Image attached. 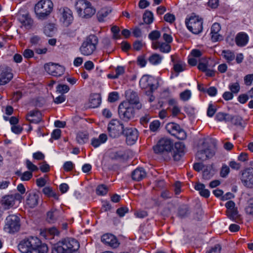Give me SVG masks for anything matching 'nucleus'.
<instances>
[{
    "instance_id": "obj_1",
    "label": "nucleus",
    "mask_w": 253,
    "mask_h": 253,
    "mask_svg": "<svg viewBox=\"0 0 253 253\" xmlns=\"http://www.w3.org/2000/svg\"><path fill=\"white\" fill-rule=\"evenodd\" d=\"M173 143L167 138L161 139L157 144L153 147L155 153L162 154L165 161H169L172 157L173 160L178 161L184 154V145L180 142L175 143L172 148Z\"/></svg>"
},
{
    "instance_id": "obj_2",
    "label": "nucleus",
    "mask_w": 253,
    "mask_h": 253,
    "mask_svg": "<svg viewBox=\"0 0 253 253\" xmlns=\"http://www.w3.org/2000/svg\"><path fill=\"white\" fill-rule=\"evenodd\" d=\"M193 148H197L196 158L205 161L212 158L216 152V142L211 138L200 137L194 139Z\"/></svg>"
},
{
    "instance_id": "obj_3",
    "label": "nucleus",
    "mask_w": 253,
    "mask_h": 253,
    "mask_svg": "<svg viewBox=\"0 0 253 253\" xmlns=\"http://www.w3.org/2000/svg\"><path fill=\"white\" fill-rule=\"evenodd\" d=\"M22 253H46L48 247L37 237L30 236L23 239L18 245Z\"/></svg>"
},
{
    "instance_id": "obj_4",
    "label": "nucleus",
    "mask_w": 253,
    "mask_h": 253,
    "mask_svg": "<svg viewBox=\"0 0 253 253\" xmlns=\"http://www.w3.org/2000/svg\"><path fill=\"white\" fill-rule=\"evenodd\" d=\"M80 244L78 241L73 238L65 239L61 242L54 244L52 247V253H62L67 252L72 253L79 252Z\"/></svg>"
},
{
    "instance_id": "obj_5",
    "label": "nucleus",
    "mask_w": 253,
    "mask_h": 253,
    "mask_svg": "<svg viewBox=\"0 0 253 253\" xmlns=\"http://www.w3.org/2000/svg\"><path fill=\"white\" fill-rule=\"evenodd\" d=\"M98 43L97 37L93 34L89 35L82 43L80 51L84 56L91 55L96 50Z\"/></svg>"
},
{
    "instance_id": "obj_6",
    "label": "nucleus",
    "mask_w": 253,
    "mask_h": 253,
    "mask_svg": "<svg viewBox=\"0 0 253 253\" xmlns=\"http://www.w3.org/2000/svg\"><path fill=\"white\" fill-rule=\"evenodd\" d=\"M53 3L50 0H41L35 6V12L37 18L40 20L46 19L51 13Z\"/></svg>"
},
{
    "instance_id": "obj_7",
    "label": "nucleus",
    "mask_w": 253,
    "mask_h": 253,
    "mask_svg": "<svg viewBox=\"0 0 253 253\" xmlns=\"http://www.w3.org/2000/svg\"><path fill=\"white\" fill-rule=\"evenodd\" d=\"M118 114L122 120L128 122L134 117V107L128 102H123L118 107Z\"/></svg>"
},
{
    "instance_id": "obj_8",
    "label": "nucleus",
    "mask_w": 253,
    "mask_h": 253,
    "mask_svg": "<svg viewBox=\"0 0 253 253\" xmlns=\"http://www.w3.org/2000/svg\"><path fill=\"white\" fill-rule=\"evenodd\" d=\"M109 136L112 138L118 137L124 128V125L117 120H112L108 124L107 127Z\"/></svg>"
},
{
    "instance_id": "obj_9",
    "label": "nucleus",
    "mask_w": 253,
    "mask_h": 253,
    "mask_svg": "<svg viewBox=\"0 0 253 253\" xmlns=\"http://www.w3.org/2000/svg\"><path fill=\"white\" fill-rule=\"evenodd\" d=\"M166 128L171 135L178 139L184 140L186 138L187 134L185 130L176 123H168L166 126Z\"/></svg>"
},
{
    "instance_id": "obj_10",
    "label": "nucleus",
    "mask_w": 253,
    "mask_h": 253,
    "mask_svg": "<svg viewBox=\"0 0 253 253\" xmlns=\"http://www.w3.org/2000/svg\"><path fill=\"white\" fill-rule=\"evenodd\" d=\"M154 79L149 75H144L139 81V85L143 89H148L145 93L149 95L157 89V86L153 84Z\"/></svg>"
},
{
    "instance_id": "obj_11",
    "label": "nucleus",
    "mask_w": 253,
    "mask_h": 253,
    "mask_svg": "<svg viewBox=\"0 0 253 253\" xmlns=\"http://www.w3.org/2000/svg\"><path fill=\"white\" fill-rule=\"evenodd\" d=\"M6 223L5 230L8 233H12L18 231L20 228V219L17 215H10L6 217Z\"/></svg>"
},
{
    "instance_id": "obj_12",
    "label": "nucleus",
    "mask_w": 253,
    "mask_h": 253,
    "mask_svg": "<svg viewBox=\"0 0 253 253\" xmlns=\"http://www.w3.org/2000/svg\"><path fill=\"white\" fill-rule=\"evenodd\" d=\"M235 204L233 201H229L225 204V207L227 209L226 214L231 220L237 223H240L241 218L238 214L237 208H235Z\"/></svg>"
},
{
    "instance_id": "obj_13",
    "label": "nucleus",
    "mask_w": 253,
    "mask_h": 253,
    "mask_svg": "<svg viewBox=\"0 0 253 253\" xmlns=\"http://www.w3.org/2000/svg\"><path fill=\"white\" fill-rule=\"evenodd\" d=\"M203 20L194 13L191 14V32L195 35L200 34L203 29Z\"/></svg>"
},
{
    "instance_id": "obj_14",
    "label": "nucleus",
    "mask_w": 253,
    "mask_h": 253,
    "mask_svg": "<svg viewBox=\"0 0 253 253\" xmlns=\"http://www.w3.org/2000/svg\"><path fill=\"white\" fill-rule=\"evenodd\" d=\"M45 71L52 76L60 77L62 76L65 71L63 66L53 63H49L44 65Z\"/></svg>"
},
{
    "instance_id": "obj_15",
    "label": "nucleus",
    "mask_w": 253,
    "mask_h": 253,
    "mask_svg": "<svg viewBox=\"0 0 253 253\" xmlns=\"http://www.w3.org/2000/svg\"><path fill=\"white\" fill-rule=\"evenodd\" d=\"M123 134L126 137L128 145L133 144L137 140L138 133L136 129L132 127H126L123 131Z\"/></svg>"
},
{
    "instance_id": "obj_16",
    "label": "nucleus",
    "mask_w": 253,
    "mask_h": 253,
    "mask_svg": "<svg viewBox=\"0 0 253 253\" xmlns=\"http://www.w3.org/2000/svg\"><path fill=\"white\" fill-rule=\"evenodd\" d=\"M243 184L248 187H253V168H249L244 170L241 177Z\"/></svg>"
},
{
    "instance_id": "obj_17",
    "label": "nucleus",
    "mask_w": 253,
    "mask_h": 253,
    "mask_svg": "<svg viewBox=\"0 0 253 253\" xmlns=\"http://www.w3.org/2000/svg\"><path fill=\"white\" fill-rule=\"evenodd\" d=\"M13 78L11 69L7 67H0V85L7 84Z\"/></svg>"
},
{
    "instance_id": "obj_18",
    "label": "nucleus",
    "mask_w": 253,
    "mask_h": 253,
    "mask_svg": "<svg viewBox=\"0 0 253 253\" xmlns=\"http://www.w3.org/2000/svg\"><path fill=\"white\" fill-rule=\"evenodd\" d=\"M127 97V102H129L131 106L135 105V108L140 109L142 107V105L139 102V97L136 92L133 91H127L126 93Z\"/></svg>"
},
{
    "instance_id": "obj_19",
    "label": "nucleus",
    "mask_w": 253,
    "mask_h": 253,
    "mask_svg": "<svg viewBox=\"0 0 253 253\" xmlns=\"http://www.w3.org/2000/svg\"><path fill=\"white\" fill-rule=\"evenodd\" d=\"M101 241L105 244L113 248H116L119 246V243L116 237L111 234H105L101 237Z\"/></svg>"
},
{
    "instance_id": "obj_20",
    "label": "nucleus",
    "mask_w": 253,
    "mask_h": 253,
    "mask_svg": "<svg viewBox=\"0 0 253 253\" xmlns=\"http://www.w3.org/2000/svg\"><path fill=\"white\" fill-rule=\"evenodd\" d=\"M39 200V194L35 192H31L28 194L26 203L30 208H34L38 205Z\"/></svg>"
},
{
    "instance_id": "obj_21",
    "label": "nucleus",
    "mask_w": 253,
    "mask_h": 253,
    "mask_svg": "<svg viewBox=\"0 0 253 253\" xmlns=\"http://www.w3.org/2000/svg\"><path fill=\"white\" fill-rule=\"evenodd\" d=\"M26 119L30 123L38 124L42 120V114L38 111H31L27 115Z\"/></svg>"
},
{
    "instance_id": "obj_22",
    "label": "nucleus",
    "mask_w": 253,
    "mask_h": 253,
    "mask_svg": "<svg viewBox=\"0 0 253 253\" xmlns=\"http://www.w3.org/2000/svg\"><path fill=\"white\" fill-rule=\"evenodd\" d=\"M195 203V205L193 210V219L199 221L202 219L203 214L201 203L199 200H196Z\"/></svg>"
},
{
    "instance_id": "obj_23",
    "label": "nucleus",
    "mask_w": 253,
    "mask_h": 253,
    "mask_svg": "<svg viewBox=\"0 0 253 253\" xmlns=\"http://www.w3.org/2000/svg\"><path fill=\"white\" fill-rule=\"evenodd\" d=\"M15 197L12 195H6L1 200V204L5 210L9 209L15 204Z\"/></svg>"
},
{
    "instance_id": "obj_24",
    "label": "nucleus",
    "mask_w": 253,
    "mask_h": 253,
    "mask_svg": "<svg viewBox=\"0 0 253 253\" xmlns=\"http://www.w3.org/2000/svg\"><path fill=\"white\" fill-rule=\"evenodd\" d=\"M19 21L27 29H30L34 24V21L29 14H20L18 16Z\"/></svg>"
},
{
    "instance_id": "obj_25",
    "label": "nucleus",
    "mask_w": 253,
    "mask_h": 253,
    "mask_svg": "<svg viewBox=\"0 0 253 253\" xmlns=\"http://www.w3.org/2000/svg\"><path fill=\"white\" fill-rule=\"evenodd\" d=\"M215 173V170L213 168V164L205 165L203 170V178L205 180H210L213 177Z\"/></svg>"
},
{
    "instance_id": "obj_26",
    "label": "nucleus",
    "mask_w": 253,
    "mask_h": 253,
    "mask_svg": "<svg viewBox=\"0 0 253 253\" xmlns=\"http://www.w3.org/2000/svg\"><path fill=\"white\" fill-rule=\"evenodd\" d=\"M62 18L63 23L66 25H69L73 20L72 11L67 7L63 8L62 12Z\"/></svg>"
},
{
    "instance_id": "obj_27",
    "label": "nucleus",
    "mask_w": 253,
    "mask_h": 253,
    "mask_svg": "<svg viewBox=\"0 0 253 253\" xmlns=\"http://www.w3.org/2000/svg\"><path fill=\"white\" fill-rule=\"evenodd\" d=\"M146 176V172L142 168H138L131 172V177L133 180L139 181Z\"/></svg>"
},
{
    "instance_id": "obj_28",
    "label": "nucleus",
    "mask_w": 253,
    "mask_h": 253,
    "mask_svg": "<svg viewBox=\"0 0 253 253\" xmlns=\"http://www.w3.org/2000/svg\"><path fill=\"white\" fill-rule=\"evenodd\" d=\"M202 52L198 49H194L191 51V66H196L198 61H201V57L202 56Z\"/></svg>"
},
{
    "instance_id": "obj_29",
    "label": "nucleus",
    "mask_w": 253,
    "mask_h": 253,
    "mask_svg": "<svg viewBox=\"0 0 253 253\" xmlns=\"http://www.w3.org/2000/svg\"><path fill=\"white\" fill-rule=\"evenodd\" d=\"M249 37L247 34L241 32L238 33L235 38L236 44L239 46H244L247 44Z\"/></svg>"
},
{
    "instance_id": "obj_30",
    "label": "nucleus",
    "mask_w": 253,
    "mask_h": 253,
    "mask_svg": "<svg viewBox=\"0 0 253 253\" xmlns=\"http://www.w3.org/2000/svg\"><path fill=\"white\" fill-rule=\"evenodd\" d=\"M90 2L86 0H79L75 5L76 9L79 15L82 14L83 11H84L87 7L89 5Z\"/></svg>"
},
{
    "instance_id": "obj_31",
    "label": "nucleus",
    "mask_w": 253,
    "mask_h": 253,
    "mask_svg": "<svg viewBox=\"0 0 253 253\" xmlns=\"http://www.w3.org/2000/svg\"><path fill=\"white\" fill-rule=\"evenodd\" d=\"M194 188L196 190L199 192V194L201 196L205 198L209 197L210 192L208 189L205 188V184L198 182L195 185Z\"/></svg>"
},
{
    "instance_id": "obj_32",
    "label": "nucleus",
    "mask_w": 253,
    "mask_h": 253,
    "mask_svg": "<svg viewBox=\"0 0 253 253\" xmlns=\"http://www.w3.org/2000/svg\"><path fill=\"white\" fill-rule=\"evenodd\" d=\"M112 8L110 7H104L100 9L97 13L98 21L99 22L104 21V18L112 12Z\"/></svg>"
},
{
    "instance_id": "obj_33",
    "label": "nucleus",
    "mask_w": 253,
    "mask_h": 253,
    "mask_svg": "<svg viewBox=\"0 0 253 253\" xmlns=\"http://www.w3.org/2000/svg\"><path fill=\"white\" fill-rule=\"evenodd\" d=\"M107 140V135L105 133H102L99 135L98 138H92L91 144L94 148H97L101 144L105 143Z\"/></svg>"
},
{
    "instance_id": "obj_34",
    "label": "nucleus",
    "mask_w": 253,
    "mask_h": 253,
    "mask_svg": "<svg viewBox=\"0 0 253 253\" xmlns=\"http://www.w3.org/2000/svg\"><path fill=\"white\" fill-rule=\"evenodd\" d=\"M101 102V99L98 94H94L91 96L89 99L90 107L91 108H96L98 107Z\"/></svg>"
},
{
    "instance_id": "obj_35",
    "label": "nucleus",
    "mask_w": 253,
    "mask_h": 253,
    "mask_svg": "<svg viewBox=\"0 0 253 253\" xmlns=\"http://www.w3.org/2000/svg\"><path fill=\"white\" fill-rule=\"evenodd\" d=\"M95 12L96 10L95 8L92 6L91 3H90L89 5H88L85 10L83 11V13H82L80 17L84 18H89L95 13Z\"/></svg>"
},
{
    "instance_id": "obj_36",
    "label": "nucleus",
    "mask_w": 253,
    "mask_h": 253,
    "mask_svg": "<svg viewBox=\"0 0 253 253\" xmlns=\"http://www.w3.org/2000/svg\"><path fill=\"white\" fill-rule=\"evenodd\" d=\"M57 211L52 209L47 212L46 220L49 223H54L57 219Z\"/></svg>"
},
{
    "instance_id": "obj_37",
    "label": "nucleus",
    "mask_w": 253,
    "mask_h": 253,
    "mask_svg": "<svg viewBox=\"0 0 253 253\" xmlns=\"http://www.w3.org/2000/svg\"><path fill=\"white\" fill-rule=\"evenodd\" d=\"M162 59L163 57L162 56L154 53L149 57L148 61L152 65H158L161 62Z\"/></svg>"
},
{
    "instance_id": "obj_38",
    "label": "nucleus",
    "mask_w": 253,
    "mask_h": 253,
    "mask_svg": "<svg viewBox=\"0 0 253 253\" xmlns=\"http://www.w3.org/2000/svg\"><path fill=\"white\" fill-rule=\"evenodd\" d=\"M215 119L218 121H225V122H230L231 118L229 114L218 112L216 114Z\"/></svg>"
},
{
    "instance_id": "obj_39",
    "label": "nucleus",
    "mask_w": 253,
    "mask_h": 253,
    "mask_svg": "<svg viewBox=\"0 0 253 253\" xmlns=\"http://www.w3.org/2000/svg\"><path fill=\"white\" fill-rule=\"evenodd\" d=\"M30 42L31 46H41L42 44L43 40L40 36L34 35L31 37L30 39Z\"/></svg>"
},
{
    "instance_id": "obj_40",
    "label": "nucleus",
    "mask_w": 253,
    "mask_h": 253,
    "mask_svg": "<svg viewBox=\"0 0 253 253\" xmlns=\"http://www.w3.org/2000/svg\"><path fill=\"white\" fill-rule=\"evenodd\" d=\"M43 193L49 197H53L55 199H58V196L52 190V189L49 187H45L42 189Z\"/></svg>"
},
{
    "instance_id": "obj_41",
    "label": "nucleus",
    "mask_w": 253,
    "mask_h": 253,
    "mask_svg": "<svg viewBox=\"0 0 253 253\" xmlns=\"http://www.w3.org/2000/svg\"><path fill=\"white\" fill-rule=\"evenodd\" d=\"M143 19L146 24L152 23L153 21V13L150 11L146 10L143 14Z\"/></svg>"
},
{
    "instance_id": "obj_42",
    "label": "nucleus",
    "mask_w": 253,
    "mask_h": 253,
    "mask_svg": "<svg viewBox=\"0 0 253 253\" xmlns=\"http://www.w3.org/2000/svg\"><path fill=\"white\" fill-rule=\"evenodd\" d=\"M42 235L44 236L46 238H48L47 235L48 234L51 235H58L59 232L58 230L55 227H52L46 229L44 232L41 233Z\"/></svg>"
},
{
    "instance_id": "obj_43",
    "label": "nucleus",
    "mask_w": 253,
    "mask_h": 253,
    "mask_svg": "<svg viewBox=\"0 0 253 253\" xmlns=\"http://www.w3.org/2000/svg\"><path fill=\"white\" fill-rule=\"evenodd\" d=\"M76 140L80 144H83L87 142L88 136L83 132H80L78 133Z\"/></svg>"
},
{
    "instance_id": "obj_44",
    "label": "nucleus",
    "mask_w": 253,
    "mask_h": 253,
    "mask_svg": "<svg viewBox=\"0 0 253 253\" xmlns=\"http://www.w3.org/2000/svg\"><path fill=\"white\" fill-rule=\"evenodd\" d=\"M231 119L230 122H231L235 126H240L244 127L242 124V118L239 116H232L230 115Z\"/></svg>"
},
{
    "instance_id": "obj_45",
    "label": "nucleus",
    "mask_w": 253,
    "mask_h": 253,
    "mask_svg": "<svg viewBox=\"0 0 253 253\" xmlns=\"http://www.w3.org/2000/svg\"><path fill=\"white\" fill-rule=\"evenodd\" d=\"M108 191L107 186L104 184H101L97 186L96 192L98 195H104L107 194Z\"/></svg>"
},
{
    "instance_id": "obj_46",
    "label": "nucleus",
    "mask_w": 253,
    "mask_h": 253,
    "mask_svg": "<svg viewBox=\"0 0 253 253\" xmlns=\"http://www.w3.org/2000/svg\"><path fill=\"white\" fill-rule=\"evenodd\" d=\"M70 90L69 87L66 84H59L56 86V92L64 94Z\"/></svg>"
},
{
    "instance_id": "obj_47",
    "label": "nucleus",
    "mask_w": 253,
    "mask_h": 253,
    "mask_svg": "<svg viewBox=\"0 0 253 253\" xmlns=\"http://www.w3.org/2000/svg\"><path fill=\"white\" fill-rule=\"evenodd\" d=\"M173 68L174 72H175L174 76L175 77H177L178 76L179 73L182 72L184 70L185 66L184 65L180 63H174L173 65Z\"/></svg>"
},
{
    "instance_id": "obj_48",
    "label": "nucleus",
    "mask_w": 253,
    "mask_h": 253,
    "mask_svg": "<svg viewBox=\"0 0 253 253\" xmlns=\"http://www.w3.org/2000/svg\"><path fill=\"white\" fill-rule=\"evenodd\" d=\"M222 53V55H223L224 57L228 61V62L231 61L235 58L234 54L229 50H223Z\"/></svg>"
},
{
    "instance_id": "obj_49",
    "label": "nucleus",
    "mask_w": 253,
    "mask_h": 253,
    "mask_svg": "<svg viewBox=\"0 0 253 253\" xmlns=\"http://www.w3.org/2000/svg\"><path fill=\"white\" fill-rule=\"evenodd\" d=\"M160 51L163 53H169L171 50L170 45L166 42H160Z\"/></svg>"
},
{
    "instance_id": "obj_50",
    "label": "nucleus",
    "mask_w": 253,
    "mask_h": 253,
    "mask_svg": "<svg viewBox=\"0 0 253 253\" xmlns=\"http://www.w3.org/2000/svg\"><path fill=\"white\" fill-rule=\"evenodd\" d=\"M161 37V33L157 30H154L148 35V38L152 41L158 40Z\"/></svg>"
},
{
    "instance_id": "obj_51",
    "label": "nucleus",
    "mask_w": 253,
    "mask_h": 253,
    "mask_svg": "<svg viewBox=\"0 0 253 253\" xmlns=\"http://www.w3.org/2000/svg\"><path fill=\"white\" fill-rule=\"evenodd\" d=\"M123 157L124 153L122 151L112 152L110 155V157L112 160H119L123 158Z\"/></svg>"
},
{
    "instance_id": "obj_52",
    "label": "nucleus",
    "mask_w": 253,
    "mask_h": 253,
    "mask_svg": "<svg viewBox=\"0 0 253 253\" xmlns=\"http://www.w3.org/2000/svg\"><path fill=\"white\" fill-rule=\"evenodd\" d=\"M179 97L183 102L188 101L190 98V90L186 89L181 92L179 94Z\"/></svg>"
},
{
    "instance_id": "obj_53",
    "label": "nucleus",
    "mask_w": 253,
    "mask_h": 253,
    "mask_svg": "<svg viewBox=\"0 0 253 253\" xmlns=\"http://www.w3.org/2000/svg\"><path fill=\"white\" fill-rule=\"evenodd\" d=\"M229 172V167L226 165H223L220 172V176L223 178H225L227 176Z\"/></svg>"
},
{
    "instance_id": "obj_54",
    "label": "nucleus",
    "mask_w": 253,
    "mask_h": 253,
    "mask_svg": "<svg viewBox=\"0 0 253 253\" xmlns=\"http://www.w3.org/2000/svg\"><path fill=\"white\" fill-rule=\"evenodd\" d=\"M160 126V122L158 120H155L150 123L149 128L152 131L155 132L159 128Z\"/></svg>"
},
{
    "instance_id": "obj_55",
    "label": "nucleus",
    "mask_w": 253,
    "mask_h": 253,
    "mask_svg": "<svg viewBox=\"0 0 253 253\" xmlns=\"http://www.w3.org/2000/svg\"><path fill=\"white\" fill-rule=\"evenodd\" d=\"M216 109L212 104H210L207 110V115L210 117H212L216 112Z\"/></svg>"
},
{
    "instance_id": "obj_56",
    "label": "nucleus",
    "mask_w": 253,
    "mask_h": 253,
    "mask_svg": "<svg viewBox=\"0 0 253 253\" xmlns=\"http://www.w3.org/2000/svg\"><path fill=\"white\" fill-rule=\"evenodd\" d=\"M26 163L27 168L29 170H30V171H32V172L33 171H37L39 169V168L37 167V166L33 164L29 160H27Z\"/></svg>"
},
{
    "instance_id": "obj_57",
    "label": "nucleus",
    "mask_w": 253,
    "mask_h": 253,
    "mask_svg": "<svg viewBox=\"0 0 253 253\" xmlns=\"http://www.w3.org/2000/svg\"><path fill=\"white\" fill-rule=\"evenodd\" d=\"M229 88L233 93H237L240 90V85L238 83L230 84Z\"/></svg>"
},
{
    "instance_id": "obj_58",
    "label": "nucleus",
    "mask_w": 253,
    "mask_h": 253,
    "mask_svg": "<svg viewBox=\"0 0 253 253\" xmlns=\"http://www.w3.org/2000/svg\"><path fill=\"white\" fill-rule=\"evenodd\" d=\"M33 176V173L32 171H26L23 173L21 175V180L22 181H28Z\"/></svg>"
},
{
    "instance_id": "obj_59",
    "label": "nucleus",
    "mask_w": 253,
    "mask_h": 253,
    "mask_svg": "<svg viewBox=\"0 0 253 253\" xmlns=\"http://www.w3.org/2000/svg\"><path fill=\"white\" fill-rule=\"evenodd\" d=\"M164 19L166 22L172 23L175 21V17L173 14L168 13L164 15Z\"/></svg>"
},
{
    "instance_id": "obj_60",
    "label": "nucleus",
    "mask_w": 253,
    "mask_h": 253,
    "mask_svg": "<svg viewBox=\"0 0 253 253\" xmlns=\"http://www.w3.org/2000/svg\"><path fill=\"white\" fill-rule=\"evenodd\" d=\"M119 99V94L117 92L109 93L108 100L110 102H114Z\"/></svg>"
},
{
    "instance_id": "obj_61",
    "label": "nucleus",
    "mask_w": 253,
    "mask_h": 253,
    "mask_svg": "<svg viewBox=\"0 0 253 253\" xmlns=\"http://www.w3.org/2000/svg\"><path fill=\"white\" fill-rule=\"evenodd\" d=\"M128 209L127 207H121L117 210L116 212L120 217H123L126 213L128 212Z\"/></svg>"
},
{
    "instance_id": "obj_62",
    "label": "nucleus",
    "mask_w": 253,
    "mask_h": 253,
    "mask_svg": "<svg viewBox=\"0 0 253 253\" xmlns=\"http://www.w3.org/2000/svg\"><path fill=\"white\" fill-rule=\"evenodd\" d=\"M137 64L141 67H143L146 65V60L143 55L139 56L137 59Z\"/></svg>"
},
{
    "instance_id": "obj_63",
    "label": "nucleus",
    "mask_w": 253,
    "mask_h": 253,
    "mask_svg": "<svg viewBox=\"0 0 253 253\" xmlns=\"http://www.w3.org/2000/svg\"><path fill=\"white\" fill-rule=\"evenodd\" d=\"M220 30V24L217 23H214L211 27V34H217Z\"/></svg>"
},
{
    "instance_id": "obj_64",
    "label": "nucleus",
    "mask_w": 253,
    "mask_h": 253,
    "mask_svg": "<svg viewBox=\"0 0 253 253\" xmlns=\"http://www.w3.org/2000/svg\"><path fill=\"white\" fill-rule=\"evenodd\" d=\"M74 164L71 161L66 162L63 165V169L66 171H70L72 170Z\"/></svg>"
}]
</instances>
